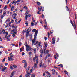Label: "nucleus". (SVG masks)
I'll return each instance as SVG.
<instances>
[{
	"mask_svg": "<svg viewBox=\"0 0 77 77\" xmlns=\"http://www.w3.org/2000/svg\"><path fill=\"white\" fill-rule=\"evenodd\" d=\"M33 32H35V34L34 35V39H36V36H37V34H38V30H36L35 29H33L32 30Z\"/></svg>",
	"mask_w": 77,
	"mask_h": 77,
	"instance_id": "nucleus-1",
	"label": "nucleus"
},
{
	"mask_svg": "<svg viewBox=\"0 0 77 77\" xmlns=\"http://www.w3.org/2000/svg\"><path fill=\"white\" fill-rule=\"evenodd\" d=\"M2 33H3L4 34H6V35L5 36H8V32H5V30L4 29H3L2 30Z\"/></svg>",
	"mask_w": 77,
	"mask_h": 77,
	"instance_id": "nucleus-2",
	"label": "nucleus"
},
{
	"mask_svg": "<svg viewBox=\"0 0 77 77\" xmlns=\"http://www.w3.org/2000/svg\"><path fill=\"white\" fill-rule=\"evenodd\" d=\"M37 64H36V63H35L34 64V65L32 67L33 69H34V70H35V68H38V66H37Z\"/></svg>",
	"mask_w": 77,
	"mask_h": 77,
	"instance_id": "nucleus-3",
	"label": "nucleus"
},
{
	"mask_svg": "<svg viewBox=\"0 0 77 77\" xmlns=\"http://www.w3.org/2000/svg\"><path fill=\"white\" fill-rule=\"evenodd\" d=\"M5 37L8 41H10V39H8V38L10 37V35H8V36H5Z\"/></svg>",
	"mask_w": 77,
	"mask_h": 77,
	"instance_id": "nucleus-4",
	"label": "nucleus"
},
{
	"mask_svg": "<svg viewBox=\"0 0 77 77\" xmlns=\"http://www.w3.org/2000/svg\"><path fill=\"white\" fill-rule=\"evenodd\" d=\"M55 41L56 40H55V38L53 37L52 38V44H55Z\"/></svg>",
	"mask_w": 77,
	"mask_h": 77,
	"instance_id": "nucleus-5",
	"label": "nucleus"
},
{
	"mask_svg": "<svg viewBox=\"0 0 77 77\" xmlns=\"http://www.w3.org/2000/svg\"><path fill=\"white\" fill-rule=\"evenodd\" d=\"M12 57H8V60L9 61H11V60L13 61L14 59H12Z\"/></svg>",
	"mask_w": 77,
	"mask_h": 77,
	"instance_id": "nucleus-6",
	"label": "nucleus"
},
{
	"mask_svg": "<svg viewBox=\"0 0 77 77\" xmlns=\"http://www.w3.org/2000/svg\"><path fill=\"white\" fill-rule=\"evenodd\" d=\"M27 72H26V73L27 74L25 75V76L26 77H27V76H28V75H30V73H29V71H26Z\"/></svg>",
	"mask_w": 77,
	"mask_h": 77,
	"instance_id": "nucleus-7",
	"label": "nucleus"
},
{
	"mask_svg": "<svg viewBox=\"0 0 77 77\" xmlns=\"http://www.w3.org/2000/svg\"><path fill=\"white\" fill-rule=\"evenodd\" d=\"M26 50L27 51H29L31 50V48L30 47H26Z\"/></svg>",
	"mask_w": 77,
	"mask_h": 77,
	"instance_id": "nucleus-8",
	"label": "nucleus"
},
{
	"mask_svg": "<svg viewBox=\"0 0 77 77\" xmlns=\"http://www.w3.org/2000/svg\"><path fill=\"white\" fill-rule=\"evenodd\" d=\"M42 62H41V63L40 64V67H44V64H43V65H42Z\"/></svg>",
	"mask_w": 77,
	"mask_h": 77,
	"instance_id": "nucleus-9",
	"label": "nucleus"
},
{
	"mask_svg": "<svg viewBox=\"0 0 77 77\" xmlns=\"http://www.w3.org/2000/svg\"><path fill=\"white\" fill-rule=\"evenodd\" d=\"M36 39H35V38H34V39L32 40V45L33 44H35V43L36 42V41H35V40Z\"/></svg>",
	"mask_w": 77,
	"mask_h": 77,
	"instance_id": "nucleus-10",
	"label": "nucleus"
},
{
	"mask_svg": "<svg viewBox=\"0 0 77 77\" xmlns=\"http://www.w3.org/2000/svg\"><path fill=\"white\" fill-rule=\"evenodd\" d=\"M52 74H55L56 73V72L55 71V70H54V69H52Z\"/></svg>",
	"mask_w": 77,
	"mask_h": 77,
	"instance_id": "nucleus-11",
	"label": "nucleus"
},
{
	"mask_svg": "<svg viewBox=\"0 0 77 77\" xmlns=\"http://www.w3.org/2000/svg\"><path fill=\"white\" fill-rule=\"evenodd\" d=\"M14 72H13L11 74V75L10 77H12L14 75Z\"/></svg>",
	"mask_w": 77,
	"mask_h": 77,
	"instance_id": "nucleus-12",
	"label": "nucleus"
},
{
	"mask_svg": "<svg viewBox=\"0 0 77 77\" xmlns=\"http://www.w3.org/2000/svg\"><path fill=\"white\" fill-rule=\"evenodd\" d=\"M66 8L67 11H68V12H69V8H68V7L67 6H66Z\"/></svg>",
	"mask_w": 77,
	"mask_h": 77,
	"instance_id": "nucleus-13",
	"label": "nucleus"
},
{
	"mask_svg": "<svg viewBox=\"0 0 77 77\" xmlns=\"http://www.w3.org/2000/svg\"><path fill=\"white\" fill-rule=\"evenodd\" d=\"M6 68H7L4 67L2 70V71H5V70L6 69Z\"/></svg>",
	"mask_w": 77,
	"mask_h": 77,
	"instance_id": "nucleus-14",
	"label": "nucleus"
},
{
	"mask_svg": "<svg viewBox=\"0 0 77 77\" xmlns=\"http://www.w3.org/2000/svg\"><path fill=\"white\" fill-rule=\"evenodd\" d=\"M36 64H38V62H39V59L37 58V57H36Z\"/></svg>",
	"mask_w": 77,
	"mask_h": 77,
	"instance_id": "nucleus-15",
	"label": "nucleus"
},
{
	"mask_svg": "<svg viewBox=\"0 0 77 77\" xmlns=\"http://www.w3.org/2000/svg\"><path fill=\"white\" fill-rule=\"evenodd\" d=\"M26 16L25 17V20H27V18H28V15H25Z\"/></svg>",
	"mask_w": 77,
	"mask_h": 77,
	"instance_id": "nucleus-16",
	"label": "nucleus"
},
{
	"mask_svg": "<svg viewBox=\"0 0 77 77\" xmlns=\"http://www.w3.org/2000/svg\"><path fill=\"white\" fill-rule=\"evenodd\" d=\"M10 57H14V55L12 54V53H11L10 54Z\"/></svg>",
	"mask_w": 77,
	"mask_h": 77,
	"instance_id": "nucleus-17",
	"label": "nucleus"
},
{
	"mask_svg": "<svg viewBox=\"0 0 77 77\" xmlns=\"http://www.w3.org/2000/svg\"><path fill=\"white\" fill-rule=\"evenodd\" d=\"M25 23L26 26H29V25H28V22L27 21H25Z\"/></svg>",
	"mask_w": 77,
	"mask_h": 77,
	"instance_id": "nucleus-18",
	"label": "nucleus"
},
{
	"mask_svg": "<svg viewBox=\"0 0 77 77\" xmlns=\"http://www.w3.org/2000/svg\"><path fill=\"white\" fill-rule=\"evenodd\" d=\"M3 65L1 64L0 65V70H1L2 68H3Z\"/></svg>",
	"mask_w": 77,
	"mask_h": 77,
	"instance_id": "nucleus-19",
	"label": "nucleus"
},
{
	"mask_svg": "<svg viewBox=\"0 0 77 77\" xmlns=\"http://www.w3.org/2000/svg\"><path fill=\"white\" fill-rule=\"evenodd\" d=\"M33 52L34 53H36V49L34 48V49H33Z\"/></svg>",
	"mask_w": 77,
	"mask_h": 77,
	"instance_id": "nucleus-20",
	"label": "nucleus"
},
{
	"mask_svg": "<svg viewBox=\"0 0 77 77\" xmlns=\"http://www.w3.org/2000/svg\"><path fill=\"white\" fill-rule=\"evenodd\" d=\"M43 50H42V49H41L40 50V53H41V54H44V52H43Z\"/></svg>",
	"mask_w": 77,
	"mask_h": 77,
	"instance_id": "nucleus-21",
	"label": "nucleus"
},
{
	"mask_svg": "<svg viewBox=\"0 0 77 77\" xmlns=\"http://www.w3.org/2000/svg\"><path fill=\"white\" fill-rule=\"evenodd\" d=\"M18 14V13L16 12V13H14V14H13V15H14V16H17Z\"/></svg>",
	"mask_w": 77,
	"mask_h": 77,
	"instance_id": "nucleus-22",
	"label": "nucleus"
},
{
	"mask_svg": "<svg viewBox=\"0 0 77 77\" xmlns=\"http://www.w3.org/2000/svg\"><path fill=\"white\" fill-rule=\"evenodd\" d=\"M15 29H14L13 30L11 31V34H12V33H13L14 32H15Z\"/></svg>",
	"mask_w": 77,
	"mask_h": 77,
	"instance_id": "nucleus-23",
	"label": "nucleus"
},
{
	"mask_svg": "<svg viewBox=\"0 0 77 77\" xmlns=\"http://www.w3.org/2000/svg\"><path fill=\"white\" fill-rule=\"evenodd\" d=\"M27 63H25L24 64V67L25 68H27Z\"/></svg>",
	"mask_w": 77,
	"mask_h": 77,
	"instance_id": "nucleus-24",
	"label": "nucleus"
},
{
	"mask_svg": "<svg viewBox=\"0 0 77 77\" xmlns=\"http://www.w3.org/2000/svg\"><path fill=\"white\" fill-rule=\"evenodd\" d=\"M31 77H35V74H32Z\"/></svg>",
	"mask_w": 77,
	"mask_h": 77,
	"instance_id": "nucleus-25",
	"label": "nucleus"
},
{
	"mask_svg": "<svg viewBox=\"0 0 77 77\" xmlns=\"http://www.w3.org/2000/svg\"><path fill=\"white\" fill-rule=\"evenodd\" d=\"M3 17H4V16L3 15H1V21H2L3 19Z\"/></svg>",
	"mask_w": 77,
	"mask_h": 77,
	"instance_id": "nucleus-26",
	"label": "nucleus"
},
{
	"mask_svg": "<svg viewBox=\"0 0 77 77\" xmlns=\"http://www.w3.org/2000/svg\"><path fill=\"white\" fill-rule=\"evenodd\" d=\"M22 63H26V60H24L23 62H22Z\"/></svg>",
	"mask_w": 77,
	"mask_h": 77,
	"instance_id": "nucleus-27",
	"label": "nucleus"
},
{
	"mask_svg": "<svg viewBox=\"0 0 77 77\" xmlns=\"http://www.w3.org/2000/svg\"><path fill=\"white\" fill-rule=\"evenodd\" d=\"M45 23L46 26H47V21H46V19H45Z\"/></svg>",
	"mask_w": 77,
	"mask_h": 77,
	"instance_id": "nucleus-28",
	"label": "nucleus"
},
{
	"mask_svg": "<svg viewBox=\"0 0 77 77\" xmlns=\"http://www.w3.org/2000/svg\"><path fill=\"white\" fill-rule=\"evenodd\" d=\"M37 5H39V6H40L41 5V3L39 2V1H37Z\"/></svg>",
	"mask_w": 77,
	"mask_h": 77,
	"instance_id": "nucleus-29",
	"label": "nucleus"
},
{
	"mask_svg": "<svg viewBox=\"0 0 77 77\" xmlns=\"http://www.w3.org/2000/svg\"><path fill=\"white\" fill-rule=\"evenodd\" d=\"M11 3L12 4H14V5H16V3H17L15 2V1H13Z\"/></svg>",
	"mask_w": 77,
	"mask_h": 77,
	"instance_id": "nucleus-30",
	"label": "nucleus"
},
{
	"mask_svg": "<svg viewBox=\"0 0 77 77\" xmlns=\"http://www.w3.org/2000/svg\"><path fill=\"white\" fill-rule=\"evenodd\" d=\"M48 74L46 75V76H47V77H50V73H49Z\"/></svg>",
	"mask_w": 77,
	"mask_h": 77,
	"instance_id": "nucleus-31",
	"label": "nucleus"
},
{
	"mask_svg": "<svg viewBox=\"0 0 77 77\" xmlns=\"http://www.w3.org/2000/svg\"><path fill=\"white\" fill-rule=\"evenodd\" d=\"M31 26H34L35 24H34V23H33V22H31Z\"/></svg>",
	"mask_w": 77,
	"mask_h": 77,
	"instance_id": "nucleus-32",
	"label": "nucleus"
},
{
	"mask_svg": "<svg viewBox=\"0 0 77 77\" xmlns=\"http://www.w3.org/2000/svg\"><path fill=\"white\" fill-rule=\"evenodd\" d=\"M43 75L45 77H46V76H47V75H46V74H45V73H43Z\"/></svg>",
	"mask_w": 77,
	"mask_h": 77,
	"instance_id": "nucleus-33",
	"label": "nucleus"
},
{
	"mask_svg": "<svg viewBox=\"0 0 77 77\" xmlns=\"http://www.w3.org/2000/svg\"><path fill=\"white\" fill-rule=\"evenodd\" d=\"M60 66L61 67H63V65L62 64H60V65H58V66Z\"/></svg>",
	"mask_w": 77,
	"mask_h": 77,
	"instance_id": "nucleus-34",
	"label": "nucleus"
},
{
	"mask_svg": "<svg viewBox=\"0 0 77 77\" xmlns=\"http://www.w3.org/2000/svg\"><path fill=\"white\" fill-rule=\"evenodd\" d=\"M33 60L34 61V62H36V58H35V57H34L33 58Z\"/></svg>",
	"mask_w": 77,
	"mask_h": 77,
	"instance_id": "nucleus-35",
	"label": "nucleus"
},
{
	"mask_svg": "<svg viewBox=\"0 0 77 77\" xmlns=\"http://www.w3.org/2000/svg\"><path fill=\"white\" fill-rule=\"evenodd\" d=\"M13 67L14 68H17V66H16V65H14Z\"/></svg>",
	"mask_w": 77,
	"mask_h": 77,
	"instance_id": "nucleus-36",
	"label": "nucleus"
},
{
	"mask_svg": "<svg viewBox=\"0 0 77 77\" xmlns=\"http://www.w3.org/2000/svg\"><path fill=\"white\" fill-rule=\"evenodd\" d=\"M42 55H43V54H41L40 55V57H42Z\"/></svg>",
	"mask_w": 77,
	"mask_h": 77,
	"instance_id": "nucleus-37",
	"label": "nucleus"
},
{
	"mask_svg": "<svg viewBox=\"0 0 77 77\" xmlns=\"http://www.w3.org/2000/svg\"><path fill=\"white\" fill-rule=\"evenodd\" d=\"M29 67H28V68H27V69H26V71H28L29 70Z\"/></svg>",
	"mask_w": 77,
	"mask_h": 77,
	"instance_id": "nucleus-38",
	"label": "nucleus"
},
{
	"mask_svg": "<svg viewBox=\"0 0 77 77\" xmlns=\"http://www.w3.org/2000/svg\"><path fill=\"white\" fill-rule=\"evenodd\" d=\"M23 51V50L21 48L20 49V52H22Z\"/></svg>",
	"mask_w": 77,
	"mask_h": 77,
	"instance_id": "nucleus-39",
	"label": "nucleus"
},
{
	"mask_svg": "<svg viewBox=\"0 0 77 77\" xmlns=\"http://www.w3.org/2000/svg\"><path fill=\"white\" fill-rule=\"evenodd\" d=\"M24 9H27V7L25 6L23 7Z\"/></svg>",
	"mask_w": 77,
	"mask_h": 77,
	"instance_id": "nucleus-40",
	"label": "nucleus"
},
{
	"mask_svg": "<svg viewBox=\"0 0 77 77\" xmlns=\"http://www.w3.org/2000/svg\"><path fill=\"white\" fill-rule=\"evenodd\" d=\"M70 23L71 24H72L73 26H74V25H73V23H72V20H70Z\"/></svg>",
	"mask_w": 77,
	"mask_h": 77,
	"instance_id": "nucleus-41",
	"label": "nucleus"
},
{
	"mask_svg": "<svg viewBox=\"0 0 77 77\" xmlns=\"http://www.w3.org/2000/svg\"><path fill=\"white\" fill-rule=\"evenodd\" d=\"M5 58H4L2 60V61L3 62H4L5 61Z\"/></svg>",
	"mask_w": 77,
	"mask_h": 77,
	"instance_id": "nucleus-42",
	"label": "nucleus"
},
{
	"mask_svg": "<svg viewBox=\"0 0 77 77\" xmlns=\"http://www.w3.org/2000/svg\"><path fill=\"white\" fill-rule=\"evenodd\" d=\"M28 30H29V32H30V31H31V29L29 27V28Z\"/></svg>",
	"mask_w": 77,
	"mask_h": 77,
	"instance_id": "nucleus-43",
	"label": "nucleus"
},
{
	"mask_svg": "<svg viewBox=\"0 0 77 77\" xmlns=\"http://www.w3.org/2000/svg\"><path fill=\"white\" fill-rule=\"evenodd\" d=\"M29 54L30 55H32V54H33L32 52H29Z\"/></svg>",
	"mask_w": 77,
	"mask_h": 77,
	"instance_id": "nucleus-44",
	"label": "nucleus"
},
{
	"mask_svg": "<svg viewBox=\"0 0 77 77\" xmlns=\"http://www.w3.org/2000/svg\"><path fill=\"white\" fill-rule=\"evenodd\" d=\"M45 74H49V72L47 71H46L45 72Z\"/></svg>",
	"mask_w": 77,
	"mask_h": 77,
	"instance_id": "nucleus-45",
	"label": "nucleus"
},
{
	"mask_svg": "<svg viewBox=\"0 0 77 77\" xmlns=\"http://www.w3.org/2000/svg\"><path fill=\"white\" fill-rule=\"evenodd\" d=\"M11 45H12V46H15V45L14 44V43H12L11 44Z\"/></svg>",
	"mask_w": 77,
	"mask_h": 77,
	"instance_id": "nucleus-46",
	"label": "nucleus"
},
{
	"mask_svg": "<svg viewBox=\"0 0 77 77\" xmlns=\"http://www.w3.org/2000/svg\"><path fill=\"white\" fill-rule=\"evenodd\" d=\"M8 65V63H5V66H7Z\"/></svg>",
	"mask_w": 77,
	"mask_h": 77,
	"instance_id": "nucleus-47",
	"label": "nucleus"
},
{
	"mask_svg": "<svg viewBox=\"0 0 77 77\" xmlns=\"http://www.w3.org/2000/svg\"><path fill=\"white\" fill-rule=\"evenodd\" d=\"M48 52H49V51H48V50H47L46 51V53L47 54H48Z\"/></svg>",
	"mask_w": 77,
	"mask_h": 77,
	"instance_id": "nucleus-48",
	"label": "nucleus"
},
{
	"mask_svg": "<svg viewBox=\"0 0 77 77\" xmlns=\"http://www.w3.org/2000/svg\"><path fill=\"white\" fill-rule=\"evenodd\" d=\"M51 55V54H48V57H50Z\"/></svg>",
	"mask_w": 77,
	"mask_h": 77,
	"instance_id": "nucleus-49",
	"label": "nucleus"
},
{
	"mask_svg": "<svg viewBox=\"0 0 77 77\" xmlns=\"http://www.w3.org/2000/svg\"><path fill=\"white\" fill-rule=\"evenodd\" d=\"M42 18H44V15L43 14H42Z\"/></svg>",
	"mask_w": 77,
	"mask_h": 77,
	"instance_id": "nucleus-50",
	"label": "nucleus"
},
{
	"mask_svg": "<svg viewBox=\"0 0 77 77\" xmlns=\"http://www.w3.org/2000/svg\"><path fill=\"white\" fill-rule=\"evenodd\" d=\"M6 12H3V15H4V16H5V15H6Z\"/></svg>",
	"mask_w": 77,
	"mask_h": 77,
	"instance_id": "nucleus-51",
	"label": "nucleus"
},
{
	"mask_svg": "<svg viewBox=\"0 0 77 77\" xmlns=\"http://www.w3.org/2000/svg\"><path fill=\"white\" fill-rule=\"evenodd\" d=\"M38 10L39 11V12H41V8H38Z\"/></svg>",
	"mask_w": 77,
	"mask_h": 77,
	"instance_id": "nucleus-52",
	"label": "nucleus"
},
{
	"mask_svg": "<svg viewBox=\"0 0 77 77\" xmlns=\"http://www.w3.org/2000/svg\"><path fill=\"white\" fill-rule=\"evenodd\" d=\"M3 11V10L2 9L1 10H0V13H2Z\"/></svg>",
	"mask_w": 77,
	"mask_h": 77,
	"instance_id": "nucleus-53",
	"label": "nucleus"
},
{
	"mask_svg": "<svg viewBox=\"0 0 77 77\" xmlns=\"http://www.w3.org/2000/svg\"><path fill=\"white\" fill-rule=\"evenodd\" d=\"M19 46H21V42L19 43Z\"/></svg>",
	"mask_w": 77,
	"mask_h": 77,
	"instance_id": "nucleus-54",
	"label": "nucleus"
},
{
	"mask_svg": "<svg viewBox=\"0 0 77 77\" xmlns=\"http://www.w3.org/2000/svg\"><path fill=\"white\" fill-rule=\"evenodd\" d=\"M17 18V17L16 16H14L13 17V19H16Z\"/></svg>",
	"mask_w": 77,
	"mask_h": 77,
	"instance_id": "nucleus-55",
	"label": "nucleus"
},
{
	"mask_svg": "<svg viewBox=\"0 0 77 77\" xmlns=\"http://www.w3.org/2000/svg\"><path fill=\"white\" fill-rule=\"evenodd\" d=\"M29 14V12H27L25 14V15H27V14Z\"/></svg>",
	"mask_w": 77,
	"mask_h": 77,
	"instance_id": "nucleus-56",
	"label": "nucleus"
},
{
	"mask_svg": "<svg viewBox=\"0 0 77 77\" xmlns=\"http://www.w3.org/2000/svg\"><path fill=\"white\" fill-rule=\"evenodd\" d=\"M40 23L41 24H42V20H40Z\"/></svg>",
	"mask_w": 77,
	"mask_h": 77,
	"instance_id": "nucleus-57",
	"label": "nucleus"
},
{
	"mask_svg": "<svg viewBox=\"0 0 77 77\" xmlns=\"http://www.w3.org/2000/svg\"><path fill=\"white\" fill-rule=\"evenodd\" d=\"M44 39H45V40L46 41V40H47V37H44Z\"/></svg>",
	"mask_w": 77,
	"mask_h": 77,
	"instance_id": "nucleus-58",
	"label": "nucleus"
},
{
	"mask_svg": "<svg viewBox=\"0 0 77 77\" xmlns=\"http://www.w3.org/2000/svg\"><path fill=\"white\" fill-rule=\"evenodd\" d=\"M25 54V53H24V52H22V56H24Z\"/></svg>",
	"mask_w": 77,
	"mask_h": 77,
	"instance_id": "nucleus-59",
	"label": "nucleus"
},
{
	"mask_svg": "<svg viewBox=\"0 0 77 77\" xmlns=\"http://www.w3.org/2000/svg\"><path fill=\"white\" fill-rule=\"evenodd\" d=\"M2 40H3V39H2V38L0 37V41H2Z\"/></svg>",
	"mask_w": 77,
	"mask_h": 77,
	"instance_id": "nucleus-60",
	"label": "nucleus"
},
{
	"mask_svg": "<svg viewBox=\"0 0 77 77\" xmlns=\"http://www.w3.org/2000/svg\"><path fill=\"white\" fill-rule=\"evenodd\" d=\"M44 27L45 28V29H47V26H44Z\"/></svg>",
	"mask_w": 77,
	"mask_h": 77,
	"instance_id": "nucleus-61",
	"label": "nucleus"
},
{
	"mask_svg": "<svg viewBox=\"0 0 77 77\" xmlns=\"http://www.w3.org/2000/svg\"><path fill=\"white\" fill-rule=\"evenodd\" d=\"M38 45H39V47H41V43H40V42L39 43Z\"/></svg>",
	"mask_w": 77,
	"mask_h": 77,
	"instance_id": "nucleus-62",
	"label": "nucleus"
},
{
	"mask_svg": "<svg viewBox=\"0 0 77 77\" xmlns=\"http://www.w3.org/2000/svg\"><path fill=\"white\" fill-rule=\"evenodd\" d=\"M6 8H7V6H5L4 8L5 9H6Z\"/></svg>",
	"mask_w": 77,
	"mask_h": 77,
	"instance_id": "nucleus-63",
	"label": "nucleus"
},
{
	"mask_svg": "<svg viewBox=\"0 0 77 77\" xmlns=\"http://www.w3.org/2000/svg\"><path fill=\"white\" fill-rule=\"evenodd\" d=\"M29 39L30 41H32V36H31V38H30Z\"/></svg>",
	"mask_w": 77,
	"mask_h": 77,
	"instance_id": "nucleus-64",
	"label": "nucleus"
}]
</instances>
